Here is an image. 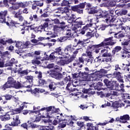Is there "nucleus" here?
<instances>
[{
	"mask_svg": "<svg viewBox=\"0 0 130 130\" xmlns=\"http://www.w3.org/2000/svg\"><path fill=\"white\" fill-rule=\"evenodd\" d=\"M40 111H43V110H42L41 109L40 110H39L37 109L35 106H33V111H31V113H36V114H38L39 115L40 114Z\"/></svg>",
	"mask_w": 130,
	"mask_h": 130,
	"instance_id": "nucleus-34",
	"label": "nucleus"
},
{
	"mask_svg": "<svg viewBox=\"0 0 130 130\" xmlns=\"http://www.w3.org/2000/svg\"><path fill=\"white\" fill-rule=\"evenodd\" d=\"M38 130H49V128H47L46 126H43V125L38 126Z\"/></svg>",
	"mask_w": 130,
	"mask_h": 130,
	"instance_id": "nucleus-60",
	"label": "nucleus"
},
{
	"mask_svg": "<svg viewBox=\"0 0 130 130\" xmlns=\"http://www.w3.org/2000/svg\"><path fill=\"white\" fill-rule=\"evenodd\" d=\"M1 21V23H6V24L7 25V26H11L9 22H6V17H0V22Z\"/></svg>",
	"mask_w": 130,
	"mask_h": 130,
	"instance_id": "nucleus-53",
	"label": "nucleus"
},
{
	"mask_svg": "<svg viewBox=\"0 0 130 130\" xmlns=\"http://www.w3.org/2000/svg\"><path fill=\"white\" fill-rule=\"evenodd\" d=\"M60 28L61 30H64V29H66V26H64V25H60V26H57V25H54V27H53V30L54 31H57Z\"/></svg>",
	"mask_w": 130,
	"mask_h": 130,
	"instance_id": "nucleus-43",
	"label": "nucleus"
},
{
	"mask_svg": "<svg viewBox=\"0 0 130 130\" xmlns=\"http://www.w3.org/2000/svg\"><path fill=\"white\" fill-rule=\"evenodd\" d=\"M115 82L116 80H114L113 79H111L110 80H109L107 78H105L104 80V83L105 86H106L107 88L108 89H109L110 90H113Z\"/></svg>",
	"mask_w": 130,
	"mask_h": 130,
	"instance_id": "nucleus-9",
	"label": "nucleus"
},
{
	"mask_svg": "<svg viewBox=\"0 0 130 130\" xmlns=\"http://www.w3.org/2000/svg\"><path fill=\"white\" fill-rule=\"evenodd\" d=\"M42 29H43V26H42V24H41V25L35 27V32H42Z\"/></svg>",
	"mask_w": 130,
	"mask_h": 130,
	"instance_id": "nucleus-52",
	"label": "nucleus"
},
{
	"mask_svg": "<svg viewBox=\"0 0 130 130\" xmlns=\"http://www.w3.org/2000/svg\"><path fill=\"white\" fill-rule=\"evenodd\" d=\"M84 60L86 61V62H92L93 61V57H87Z\"/></svg>",
	"mask_w": 130,
	"mask_h": 130,
	"instance_id": "nucleus-63",
	"label": "nucleus"
},
{
	"mask_svg": "<svg viewBox=\"0 0 130 130\" xmlns=\"http://www.w3.org/2000/svg\"><path fill=\"white\" fill-rule=\"evenodd\" d=\"M121 49V47L117 46L113 49L111 54V53H108V50L103 49L101 50V53L99 57H112V56H114V55H115V53H117V52L120 51Z\"/></svg>",
	"mask_w": 130,
	"mask_h": 130,
	"instance_id": "nucleus-5",
	"label": "nucleus"
},
{
	"mask_svg": "<svg viewBox=\"0 0 130 130\" xmlns=\"http://www.w3.org/2000/svg\"><path fill=\"white\" fill-rule=\"evenodd\" d=\"M31 63L32 64H40L41 62L37 59H33L31 60Z\"/></svg>",
	"mask_w": 130,
	"mask_h": 130,
	"instance_id": "nucleus-62",
	"label": "nucleus"
},
{
	"mask_svg": "<svg viewBox=\"0 0 130 130\" xmlns=\"http://www.w3.org/2000/svg\"><path fill=\"white\" fill-rule=\"evenodd\" d=\"M18 74H19L20 75H22V76H27L28 74H29V72H28V69H26L25 70H22V68H20L17 71Z\"/></svg>",
	"mask_w": 130,
	"mask_h": 130,
	"instance_id": "nucleus-28",
	"label": "nucleus"
},
{
	"mask_svg": "<svg viewBox=\"0 0 130 130\" xmlns=\"http://www.w3.org/2000/svg\"><path fill=\"white\" fill-rule=\"evenodd\" d=\"M113 39V37H109L105 39L104 41L99 44L90 45L89 46H88L85 51L87 56L92 57V51H93L95 53H99L100 50H101L102 47H104L105 48H106V49H109L110 50L111 49L109 46H113V45L116 44V42H114ZM91 49H92V51H91Z\"/></svg>",
	"mask_w": 130,
	"mask_h": 130,
	"instance_id": "nucleus-1",
	"label": "nucleus"
},
{
	"mask_svg": "<svg viewBox=\"0 0 130 130\" xmlns=\"http://www.w3.org/2000/svg\"><path fill=\"white\" fill-rule=\"evenodd\" d=\"M107 120L105 121L104 123H99L98 125L104 126L106 125V124H108V123H112L114 122V119L113 118H109Z\"/></svg>",
	"mask_w": 130,
	"mask_h": 130,
	"instance_id": "nucleus-24",
	"label": "nucleus"
},
{
	"mask_svg": "<svg viewBox=\"0 0 130 130\" xmlns=\"http://www.w3.org/2000/svg\"><path fill=\"white\" fill-rule=\"evenodd\" d=\"M12 88H15V89H21L22 88V84L19 82L15 81V83L13 85Z\"/></svg>",
	"mask_w": 130,
	"mask_h": 130,
	"instance_id": "nucleus-41",
	"label": "nucleus"
},
{
	"mask_svg": "<svg viewBox=\"0 0 130 130\" xmlns=\"http://www.w3.org/2000/svg\"><path fill=\"white\" fill-rule=\"evenodd\" d=\"M57 85H58V83L52 81L49 84L48 87L51 91H54V90L57 88Z\"/></svg>",
	"mask_w": 130,
	"mask_h": 130,
	"instance_id": "nucleus-25",
	"label": "nucleus"
},
{
	"mask_svg": "<svg viewBox=\"0 0 130 130\" xmlns=\"http://www.w3.org/2000/svg\"><path fill=\"white\" fill-rule=\"evenodd\" d=\"M113 75L115 78H117V79H121V78H122L120 72H114Z\"/></svg>",
	"mask_w": 130,
	"mask_h": 130,
	"instance_id": "nucleus-42",
	"label": "nucleus"
},
{
	"mask_svg": "<svg viewBox=\"0 0 130 130\" xmlns=\"http://www.w3.org/2000/svg\"><path fill=\"white\" fill-rule=\"evenodd\" d=\"M59 121H60V117L57 116V118H55L53 121V125H56L59 124Z\"/></svg>",
	"mask_w": 130,
	"mask_h": 130,
	"instance_id": "nucleus-46",
	"label": "nucleus"
},
{
	"mask_svg": "<svg viewBox=\"0 0 130 130\" xmlns=\"http://www.w3.org/2000/svg\"><path fill=\"white\" fill-rule=\"evenodd\" d=\"M22 14V12L21 9H19L17 12L16 11L12 12V14L14 15V17H22L21 15Z\"/></svg>",
	"mask_w": 130,
	"mask_h": 130,
	"instance_id": "nucleus-40",
	"label": "nucleus"
},
{
	"mask_svg": "<svg viewBox=\"0 0 130 130\" xmlns=\"http://www.w3.org/2000/svg\"><path fill=\"white\" fill-rule=\"evenodd\" d=\"M79 50L81 51V50H83V49H82L81 48L75 49L72 47L71 45H69L67 46L64 48V52L65 54L69 55V56H71L70 58H72V59L75 60V58H76L77 54L79 53Z\"/></svg>",
	"mask_w": 130,
	"mask_h": 130,
	"instance_id": "nucleus-4",
	"label": "nucleus"
},
{
	"mask_svg": "<svg viewBox=\"0 0 130 130\" xmlns=\"http://www.w3.org/2000/svg\"><path fill=\"white\" fill-rule=\"evenodd\" d=\"M26 106L25 105H21L19 108H17L15 109L12 110V112H13L14 114H19L22 112V111L25 108Z\"/></svg>",
	"mask_w": 130,
	"mask_h": 130,
	"instance_id": "nucleus-21",
	"label": "nucleus"
},
{
	"mask_svg": "<svg viewBox=\"0 0 130 130\" xmlns=\"http://www.w3.org/2000/svg\"><path fill=\"white\" fill-rule=\"evenodd\" d=\"M16 83V80L12 76H10L7 79V81L3 85L0 86V89L3 91H6L7 89L13 88L14 84Z\"/></svg>",
	"mask_w": 130,
	"mask_h": 130,
	"instance_id": "nucleus-7",
	"label": "nucleus"
},
{
	"mask_svg": "<svg viewBox=\"0 0 130 130\" xmlns=\"http://www.w3.org/2000/svg\"><path fill=\"white\" fill-rule=\"evenodd\" d=\"M25 80L28 82L30 84L33 85V76H26L25 77Z\"/></svg>",
	"mask_w": 130,
	"mask_h": 130,
	"instance_id": "nucleus-32",
	"label": "nucleus"
},
{
	"mask_svg": "<svg viewBox=\"0 0 130 130\" xmlns=\"http://www.w3.org/2000/svg\"><path fill=\"white\" fill-rule=\"evenodd\" d=\"M49 76H50L51 78H54V79H55L56 80H61V79L63 78L62 74L56 72H51L49 74Z\"/></svg>",
	"mask_w": 130,
	"mask_h": 130,
	"instance_id": "nucleus-13",
	"label": "nucleus"
},
{
	"mask_svg": "<svg viewBox=\"0 0 130 130\" xmlns=\"http://www.w3.org/2000/svg\"><path fill=\"white\" fill-rule=\"evenodd\" d=\"M64 9H66L67 10H64L63 8H60L56 12V13H59V14H67L68 15V13H69V8H64Z\"/></svg>",
	"mask_w": 130,
	"mask_h": 130,
	"instance_id": "nucleus-30",
	"label": "nucleus"
},
{
	"mask_svg": "<svg viewBox=\"0 0 130 130\" xmlns=\"http://www.w3.org/2000/svg\"><path fill=\"white\" fill-rule=\"evenodd\" d=\"M67 19L68 23H70V24H72V23H76V19L74 17H69Z\"/></svg>",
	"mask_w": 130,
	"mask_h": 130,
	"instance_id": "nucleus-50",
	"label": "nucleus"
},
{
	"mask_svg": "<svg viewBox=\"0 0 130 130\" xmlns=\"http://www.w3.org/2000/svg\"><path fill=\"white\" fill-rule=\"evenodd\" d=\"M129 115L126 114L123 115V116H121L120 118H118V120L120 119V122L121 123H126L127 122V120H129Z\"/></svg>",
	"mask_w": 130,
	"mask_h": 130,
	"instance_id": "nucleus-17",
	"label": "nucleus"
},
{
	"mask_svg": "<svg viewBox=\"0 0 130 130\" xmlns=\"http://www.w3.org/2000/svg\"><path fill=\"white\" fill-rule=\"evenodd\" d=\"M80 78H82V79H83L84 80L87 79V78H88V73L87 72H80Z\"/></svg>",
	"mask_w": 130,
	"mask_h": 130,
	"instance_id": "nucleus-38",
	"label": "nucleus"
},
{
	"mask_svg": "<svg viewBox=\"0 0 130 130\" xmlns=\"http://www.w3.org/2000/svg\"><path fill=\"white\" fill-rule=\"evenodd\" d=\"M72 61H74V60L70 58L69 59H60L57 62V63L60 66H64V64H69V63L72 62Z\"/></svg>",
	"mask_w": 130,
	"mask_h": 130,
	"instance_id": "nucleus-16",
	"label": "nucleus"
},
{
	"mask_svg": "<svg viewBox=\"0 0 130 130\" xmlns=\"http://www.w3.org/2000/svg\"><path fill=\"white\" fill-rule=\"evenodd\" d=\"M33 4L32 5L31 9L32 10H36L37 9V7H43L44 3L41 1H34Z\"/></svg>",
	"mask_w": 130,
	"mask_h": 130,
	"instance_id": "nucleus-15",
	"label": "nucleus"
},
{
	"mask_svg": "<svg viewBox=\"0 0 130 130\" xmlns=\"http://www.w3.org/2000/svg\"><path fill=\"white\" fill-rule=\"evenodd\" d=\"M126 14H127V11L126 10H122L119 12L118 13V14L120 15V16H123L125 15Z\"/></svg>",
	"mask_w": 130,
	"mask_h": 130,
	"instance_id": "nucleus-61",
	"label": "nucleus"
},
{
	"mask_svg": "<svg viewBox=\"0 0 130 130\" xmlns=\"http://www.w3.org/2000/svg\"><path fill=\"white\" fill-rule=\"evenodd\" d=\"M27 123L28 124V127H31L32 128H37L38 127V125H37L36 124L34 123L31 121H27Z\"/></svg>",
	"mask_w": 130,
	"mask_h": 130,
	"instance_id": "nucleus-39",
	"label": "nucleus"
},
{
	"mask_svg": "<svg viewBox=\"0 0 130 130\" xmlns=\"http://www.w3.org/2000/svg\"><path fill=\"white\" fill-rule=\"evenodd\" d=\"M0 119L2 121H7L11 119V115L8 113L4 115H0Z\"/></svg>",
	"mask_w": 130,
	"mask_h": 130,
	"instance_id": "nucleus-23",
	"label": "nucleus"
},
{
	"mask_svg": "<svg viewBox=\"0 0 130 130\" xmlns=\"http://www.w3.org/2000/svg\"><path fill=\"white\" fill-rule=\"evenodd\" d=\"M67 120L66 119L62 120L60 118L58 126L61 127V128H64V127H66V126H67Z\"/></svg>",
	"mask_w": 130,
	"mask_h": 130,
	"instance_id": "nucleus-27",
	"label": "nucleus"
},
{
	"mask_svg": "<svg viewBox=\"0 0 130 130\" xmlns=\"http://www.w3.org/2000/svg\"><path fill=\"white\" fill-rule=\"evenodd\" d=\"M66 35L67 36V37H69L71 38L72 37V29L68 28L66 29Z\"/></svg>",
	"mask_w": 130,
	"mask_h": 130,
	"instance_id": "nucleus-49",
	"label": "nucleus"
},
{
	"mask_svg": "<svg viewBox=\"0 0 130 130\" xmlns=\"http://www.w3.org/2000/svg\"><path fill=\"white\" fill-rule=\"evenodd\" d=\"M109 10L108 11L99 10L98 14L96 16L98 17H108V16H109Z\"/></svg>",
	"mask_w": 130,
	"mask_h": 130,
	"instance_id": "nucleus-20",
	"label": "nucleus"
},
{
	"mask_svg": "<svg viewBox=\"0 0 130 130\" xmlns=\"http://www.w3.org/2000/svg\"><path fill=\"white\" fill-rule=\"evenodd\" d=\"M113 90H116V91H118V92H122V93L124 92V84L123 83L119 85V83H117L116 81L115 84L114 85Z\"/></svg>",
	"mask_w": 130,
	"mask_h": 130,
	"instance_id": "nucleus-12",
	"label": "nucleus"
},
{
	"mask_svg": "<svg viewBox=\"0 0 130 130\" xmlns=\"http://www.w3.org/2000/svg\"><path fill=\"white\" fill-rule=\"evenodd\" d=\"M122 25H123V23H120L119 24L118 26L116 27L117 30H119L118 32H116L114 34V38H116V39H120L119 41H121V38H123L125 35L123 32H121L122 31H125V32H127V30H129L128 32L129 33V35H128L130 36V27L128 26H123Z\"/></svg>",
	"mask_w": 130,
	"mask_h": 130,
	"instance_id": "nucleus-3",
	"label": "nucleus"
},
{
	"mask_svg": "<svg viewBox=\"0 0 130 130\" xmlns=\"http://www.w3.org/2000/svg\"><path fill=\"white\" fill-rule=\"evenodd\" d=\"M115 20H116V18L113 17H108V18H106L104 21V22H106L107 24H109V23H113V22H114Z\"/></svg>",
	"mask_w": 130,
	"mask_h": 130,
	"instance_id": "nucleus-31",
	"label": "nucleus"
},
{
	"mask_svg": "<svg viewBox=\"0 0 130 130\" xmlns=\"http://www.w3.org/2000/svg\"><path fill=\"white\" fill-rule=\"evenodd\" d=\"M28 6H29V2H17L14 4L10 8L12 10H14V11H16L17 10H19L20 8L25 9V8L28 7Z\"/></svg>",
	"mask_w": 130,
	"mask_h": 130,
	"instance_id": "nucleus-8",
	"label": "nucleus"
},
{
	"mask_svg": "<svg viewBox=\"0 0 130 130\" xmlns=\"http://www.w3.org/2000/svg\"><path fill=\"white\" fill-rule=\"evenodd\" d=\"M31 87H32V85L27 81L24 82L21 84V88H27V89H30Z\"/></svg>",
	"mask_w": 130,
	"mask_h": 130,
	"instance_id": "nucleus-33",
	"label": "nucleus"
},
{
	"mask_svg": "<svg viewBox=\"0 0 130 130\" xmlns=\"http://www.w3.org/2000/svg\"><path fill=\"white\" fill-rule=\"evenodd\" d=\"M7 15H8V10L0 12V17H6Z\"/></svg>",
	"mask_w": 130,
	"mask_h": 130,
	"instance_id": "nucleus-54",
	"label": "nucleus"
},
{
	"mask_svg": "<svg viewBox=\"0 0 130 130\" xmlns=\"http://www.w3.org/2000/svg\"><path fill=\"white\" fill-rule=\"evenodd\" d=\"M120 71H121V68H120V67H119V65L118 64H116L115 66V71L114 72V73H118V72H120Z\"/></svg>",
	"mask_w": 130,
	"mask_h": 130,
	"instance_id": "nucleus-58",
	"label": "nucleus"
},
{
	"mask_svg": "<svg viewBox=\"0 0 130 130\" xmlns=\"http://www.w3.org/2000/svg\"><path fill=\"white\" fill-rule=\"evenodd\" d=\"M30 42H31V43H34V44H36V45H43V43L39 42V40H36L35 39L31 40Z\"/></svg>",
	"mask_w": 130,
	"mask_h": 130,
	"instance_id": "nucleus-45",
	"label": "nucleus"
},
{
	"mask_svg": "<svg viewBox=\"0 0 130 130\" xmlns=\"http://www.w3.org/2000/svg\"><path fill=\"white\" fill-rule=\"evenodd\" d=\"M119 20H120L121 23H125V22H127L128 21V18H126L125 17H119Z\"/></svg>",
	"mask_w": 130,
	"mask_h": 130,
	"instance_id": "nucleus-56",
	"label": "nucleus"
},
{
	"mask_svg": "<svg viewBox=\"0 0 130 130\" xmlns=\"http://www.w3.org/2000/svg\"><path fill=\"white\" fill-rule=\"evenodd\" d=\"M21 127L23 128H25V129H28V128H29V124H28L27 122H24L23 123L21 124Z\"/></svg>",
	"mask_w": 130,
	"mask_h": 130,
	"instance_id": "nucleus-55",
	"label": "nucleus"
},
{
	"mask_svg": "<svg viewBox=\"0 0 130 130\" xmlns=\"http://www.w3.org/2000/svg\"><path fill=\"white\" fill-rule=\"evenodd\" d=\"M85 36H86L87 38H88V39H91V38L95 36V33L94 32L93 33L90 31H87Z\"/></svg>",
	"mask_w": 130,
	"mask_h": 130,
	"instance_id": "nucleus-47",
	"label": "nucleus"
},
{
	"mask_svg": "<svg viewBox=\"0 0 130 130\" xmlns=\"http://www.w3.org/2000/svg\"><path fill=\"white\" fill-rule=\"evenodd\" d=\"M53 106H49L48 107H44L41 109V110L44 111V110H46L47 112H50V111H52Z\"/></svg>",
	"mask_w": 130,
	"mask_h": 130,
	"instance_id": "nucleus-51",
	"label": "nucleus"
},
{
	"mask_svg": "<svg viewBox=\"0 0 130 130\" xmlns=\"http://www.w3.org/2000/svg\"><path fill=\"white\" fill-rule=\"evenodd\" d=\"M85 7V10L87 11V13H88V12L91 9L92 5H91L90 3H87L86 2H85L84 3H82L79 5L71 7V9L73 12H77V13L78 14H83L84 12V10H83V9H84Z\"/></svg>",
	"mask_w": 130,
	"mask_h": 130,
	"instance_id": "nucleus-2",
	"label": "nucleus"
},
{
	"mask_svg": "<svg viewBox=\"0 0 130 130\" xmlns=\"http://www.w3.org/2000/svg\"><path fill=\"white\" fill-rule=\"evenodd\" d=\"M89 42H90V41H89V42L87 43H85L83 41H81V40H79L77 43V46H79V47H84L85 44H87V43H89Z\"/></svg>",
	"mask_w": 130,
	"mask_h": 130,
	"instance_id": "nucleus-36",
	"label": "nucleus"
},
{
	"mask_svg": "<svg viewBox=\"0 0 130 130\" xmlns=\"http://www.w3.org/2000/svg\"><path fill=\"white\" fill-rule=\"evenodd\" d=\"M29 44L30 43H29V41H26L22 45L21 48H28Z\"/></svg>",
	"mask_w": 130,
	"mask_h": 130,
	"instance_id": "nucleus-59",
	"label": "nucleus"
},
{
	"mask_svg": "<svg viewBox=\"0 0 130 130\" xmlns=\"http://www.w3.org/2000/svg\"><path fill=\"white\" fill-rule=\"evenodd\" d=\"M62 55V48L59 47L56 48L53 52L50 54L48 59L53 62L55 61L56 59H57V56H58V55Z\"/></svg>",
	"mask_w": 130,
	"mask_h": 130,
	"instance_id": "nucleus-6",
	"label": "nucleus"
},
{
	"mask_svg": "<svg viewBox=\"0 0 130 130\" xmlns=\"http://www.w3.org/2000/svg\"><path fill=\"white\" fill-rule=\"evenodd\" d=\"M86 126L88 130H99L98 128V125L94 126L92 123H87Z\"/></svg>",
	"mask_w": 130,
	"mask_h": 130,
	"instance_id": "nucleus-22",
	"label": "nucleus"
},
{
	"mask_svg": "<svg viewBox=\"0 0 130 130\" xmlns=\"http://www.w3.org/2000/svg\"><path fill=\"white\" fill-rule=\"evenodd\" d=\"M67 40H70V37H61L57 39V42H59V43H61L62 42H64V41H67Z\"/></svg>",
	"mask_w": 130,
	"mask_h": 130,
	"instance_id": "nucleus-29",
	"label": "nucleus"
},
{
	"mask_svg": "<svg viewBox=\"0 0 130 130\" xmlns=\"http://www.w3.org/2000/svg\"><path fill=\"white\" fill-rule=\"evenodd\" d=\"M66 90H68L70 92H75L77 90V89L73 88V87H71V84H68L66 87Z\"/></svg>",
	"mask_w": 130,
	"mask_h": 130,
	"instance_id": "nucleus-48",
	"label": "nucleus"
},
{
	"mask_svg": "<svg viewBox=\"0 0 130 130\" xmlns=\"http://www.w3.org/2000/svg\"><path fill=\"white\" fill-rule=\"evenodd\" d=\"M82 25H83V21H79L74 25H72L71 27V29L72 31H74V33H76V34H79V29H80V28L82 27Z\"/></svg>",
	"mask_w": 130,
	"mask_h": 130,
	"instance_id": "nucleus-11",
	"label": "nucleus"
},
{
	"mask_svg": "<svg viewBox=\"0 0 130 130\" xmlns=\"http://www.w3.org/2000/svg\"><path fill=\"white\" fill-rule=\"evenodd\" d=\"M81 63L82 64L85 63V58L83 56L79 57L78 59H75V62L73 63V66L74 67L80 66Z\"/></svg>",
	"mask_w": 130,
	"mask_h": 130,
	"instance_id": "nucleus-14",
	"label": "nucleus"
},
{
	"mask_svg": "<svg viewBox=\"0 0 130 130\" xmlns=\"http://www.w3.org/2000/svg\"><path fill=\"white\" fill-rule=\"evenodd\" d=\"M92 26V24H86L85 26H83V28L81 29H79L80 32L79 34H82V35H84L89 29H90V27Z\"/></svg>",
	"mask_w": 130,
	"mask_h": 130,
	"instance_id": "nucleus-18",
	"label": "nucleus"
},
{
	"mask_svg": "<svg viewBox=\"0 0 130 130\" xmlns=\"http://www.w3.org/2000/svg\"><path fill=\"white\" fill-rule=\"evenodd\" d=\"M59 111V109L57 108H55V107L54 106H53V108L52 109V113H57V112H58Z\"/></svg>",
	"mask_w": 130,
	"mask_h": 130,
	"instance_id": "nucleus-64",
	"label": "nucleus"
},
{
	"mask_svg": "<svg viewBox=\"0 0 130 130\" xmlns=\"http://www.w3.org/2000/svg\"><path fill=\"white\" fill-rule=\"evenodd\" d=\"M99 12V11H98V10H96V9H95V7L92 6L88 13L90 15H92L93 14H98V15Z\"/></svg>",
	"mask_w": 130,
	"mask_h": 130,
	"instance_id": "nucleus-35",
	"label": "nucleus"
},
{
	"mask_svg": "<svg viewBox=\"0 0 130 130\" xmlns=\"http://www.w3.org/2000/svg\"><path fill=\"white\" fill-rule=\"evenodd\" d=\"M121 44L122 48L124 49H126V46H128V45L129 44V41L122 42Z\"/></svg>",
	"mask_w": 130,
	"mask_h": 130,
	"instance_id": "nucleus-44",
	"label": "nucleus"
},
{
	"mask_svg": "<svg viewBox=\"0 0 130 130\" xmlns=\"http://www.w3.org/2000/svg\"><path fill=\"white\" fill-rule=\"evenodd\" d=\"M39 83L41 86H48V82L44 79H39Z\"/></svg>",
	"mask_w": 130,
	"mask_h": 130,
	"instance_id": "nucleus-37",
	"label": "nucleus"
},
{
	"mask_svg": "<svg viewBox=\"0 0 130 130\" xmlns=\"http://www.w3.org/2000/svg\"><path fill=\"white\" fill-rule=\"evenodd\" d=\"M2 98H4L5 101H3V104H7L8 103V101H10V100H12L13 98V95L10 94H6L4 95H2Z\"/></svg>",
	"mask_w": 130,
	"mask_h": 130,
	"instance_id": "nucleus-19",
	"label": "nucleus"
},
{
	"mask_svg": "<svg viewBox=\"0 0 130 130\" xmlns=\"http://www.w3.org/2000/svg\"><path fill=\"white\" fill-rule=\"evenodd\" d=\"M13 120V121L9 124L10 126H19L21 124V119L19 115H14Z\"/></svg>",
	"mask_w": 130,
	"mask_h": 130,
	"instance_id": "nucleus-10",
	"label": "nucleus"
},
{
	"mask_svg": "<svg viewBox=\"0 0 130 130\" xmlns=\"http://www.w3.org/2000/svg\"><path fill=\"white\" fill-rule=\"evenodd\" d=\"M15 63H18V61L16 60V59L14 58H12L10 60L8 61L6 63V67H13V64H15Z\"/></svg>",
	"mask_w": 130,
	"mask_h": 130,
	"instance_id": "nucleus-26",
	"label": "nucleus"
},
{
	"mask_svg": "<svg viewBox=\"0 0 130 130\" xmlns=\"http://www.w3.org/2000/svg\"><path fill=\"white\" fill-rule=\"evenodd\" d=\"M111 106L112 107H113L114 109H117V108H118L120 105H119L118 103H112Z\"/></svg>",
	"mask_w": 130,
	"mask_h": 130,
	"instance_id": "nucleus-57",
	"label": "nucleus"
}]
</instances>
